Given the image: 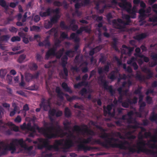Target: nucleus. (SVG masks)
<instances>
[{
	"label": "nucleus",
	"mask_w": 157,
	"mask_h": 157,
	"mask_svg": "<svg viewBox=\"0 0 157 157\" xmlns=\"http://www.w3.org/2000/svg\"><path fill=\"white\" fill-rule=\"evenodd\" d=\"M100 75L98 78V81L101 82L100 85L102 86L105 89L109 91L111 96H113L115 94V91L113 89L112 86H108V81L106 79H103L104 77V75Z\"/></svg>",
	"instance_id": "obj_5"
},
{
	"label": "nucleus",
	"mask_w": 157,
	"mask_h": 157,
	"mask_svg": "<svg viewBox=\"0 0 157 157\" xmlns=\"http://www.w3.org/2000/svg\"><path fill=\"white\" fill-rule=\"evenodd\" d=\"M10 38L8 35H3L0 37V41H7Z\"/></svg>",
	"instance_id": "obj_48"
},
{
	"label": "nucleus",
	"mask_w": 157,
	"mask_h": 157,
	"mask_svg": "<svg viewBox=\"0 0 157 157\" xmlns=\"http://www.w3.org/2000/svg\"><path fill=\"white\" fill-rule=\"evenodd\" d=\"M55 13L56 14L55 15H57L58 17H60V16L59 14V8H56L55 10L51 9V13Z\"/></svg>",
	"instance_id": "obj_51"
},
{
	"label": "nucleus",
	"mask_w": 157,
	"mask_h": 157,
	"mask_svg": "<svg viewBox=\"0 0 157 157\" xmlns=\"http://www.w3.org/2000/svg\"><path fill=\"white\" fill-rule=\"evenodd\" d=\"M61 86L65 91L69 92L70 94H72L73 93V91L66 82H63Z\"/></svg>",
	"instance_id": "obj_26"
},
{
	"label": "nucleus",
	"mask_w": 157,
	"mask_h": 157,
	"mask_svg": "<svg viewBox=\"0 0 157 157\" xmlns=\"http://www.w3.org/2000/svg\"><path fill=\"white\" fill-rule=\"evenodd\" d=\"M147 75L146 76V78L147 79H149L151 78H152L153 75V73L152 72L151 70L150 71V72H147Z\"/></svg>",
	"instance_id": "obj_63"
},
{
	"label": "nucleus",
	"mask_w": 157,
	"mask_h": 157,
	"mask_svg": "<svg viewBox=\"0 0 157 157\" xmlns=\"http://www.w3.org/2000/svg\"><path fill=\"white\" fill-rule=\"evenodd\" d=\"M140 151V153L143 152L147 154H150L154 155L155 154H156V156L155 157H157V151H155L153 150L149 149L147 148H144V149H141Z\"/></svg>",
	"instance_id": "obj_21"
},
{
	"label": "nucleus",
	"mask_w": 157,
	"mask_h": 157,
	"mask_svg": "<svg viewBox=\"0 0 157 157\" xmlns=\"http://www.w3.org/2000/svg\"><path fill=\"white\" fill-rule=\"evenodd\" d=\"M78 150L81 151L83 150L85 152L87 151H90L94 149H97L98 147H91L90 146H86L82 144H80L77 146Z\"/></svg>",
	"instance_id": "obj_15"
},
{
	"label": "nucleus",
	"mask_w": 157,
	"mask_h": 157,
	"mask_svg": "<svg viewBox=\"0 0 157 157\" xmlns=\"http://www.w3.org/2000/svg\"><path fill=\"white\" fill-rule=\"evenodd\" d=\"M48 128L39 127L37 124H34L33 126L31 127L29 131L31 132H36V129L38 130L39 133L42 134L45 138H51L52 136V135H50L48 134Z\"/></svg>",
	"instance_id": "obj_7"
},
{
	"label": "nucleus",
	"mask_w": 157,
	"mask_h": 157,
	"mask_svg": "<svg viewBox=\"0 0 157 157\" xmlns=\"http://www.w3.org/2000/svg\"><path fill=\"white\" fill-rule=\"evenodd\" d=\"M14 142L17 145H20V146L21 148H24V150L28 151L27 153L29 155H34L35 152L34 151H31L33 148L32 146L28 147L25 141H24L23 138H21L19 139H16L14 140Z\"/></svg>",
	"instance_id": "obj_6"
},
{
	"label": "nucleus",
	"mask_w": 157,
	"mask_h": 157,
	"mask_svg": "<svg viewBox=\"0 0 157 157\" xmlns=\"http://www.w3.org/2000/svg\"><path fill=\"white\" fill-rule=\"evenodd\" d=\"M0 5L4 8L5 12L6 13L9 9V6L6 4V1L5 0H0Z\"/></svg>",
	"instance_id": "obj_34"
},
{
	"label": "nucleus",
	"mask_w": 157,
	"mask_h": 157,
	"mask_svg": "<svg viewBox=\"0 0 157 157\" xmlns=\"http://www.w3.org/2000/svg\"><path fill=\"white\" fill-rule=\"evenodd\" d=\"M133 124H134V125H128V127L132 128L134 129H136L137 128H139V123L137 122V123H133Z\"/></svg>",
	"instance_id": "obj_53"
},
{
	"label": "nucleus",
	"mask_w": 157,
	"mask_h": 157,
	"mask_svg": "<svg viewBox=\"0 0 157 157\" xmlns=\"http://www.w3.org/2000/svg\"><path fill=\"white\" fill-rule=\"evenodd\" d=\"M46 139H43L42 138L38 139V141L41 143H42V144L45 148L49 144V141L48 139L46 138Z\"/></svg>",
	"instance_id": "obj_30"
},
{
	"label": "nucleus",
	"mask_w": 157,
	"mask_h": 157,
	"mask_svg": "<svg viewBox=\"0 0 157 157\" xmlns=\"http://www.w3.org/2000/svg\"><path fill=\"white\" fill-rule=\"evenodd\" d=\"M64 51V49L62 48L60 49L58 52H55V56H56V58L57 59H59L62 56Z\"/></svg>",
	"instance_id": "obj_27"
},
{
	"label": "nucleus",
	"mask_w": 157,
	"mask_h": 157,
	"mask_svg": "<svg viewBox=\"0 0 157 157\" xmlns=\"http://www.w3.org/2000/svg\"><path fill=\"white\" fill-rule=\"evenodd\" d=\"M135 78L136 79L140 81H144L145 79L144 75H142L141 74H139L137 73L136 74Z\"/></svg>",
	"instance_id": "obj_39"
},
{
	"label": "nucleus",
	"mask_w": 157,
	"mask_h": 157,
	"mask_svg": "<svg viewBox=\"0 0 157 157\" xmlns=\"http://www.w3.org/2000/svg\"><path fill=\"white\" fill-rule=\"evenodd\" d=\"M106 60V58L105 56L101 55V57L99 59V61L101 63L105 64Z\"/></svg>",
	"instance_id": "obj_54"
},
{
	"label": "nucleus",
	"mask_w": 157,
	"mask_h": 157,
	"mask_svg": "<svg viewBox=\"0 0 157 157\" xmlns=\"http://www.w3.org/2000/svg\"><path fill=\"white\" fill-rule=\"evenodd\" d=\"M56 110L55 109H50L48 111V116H55Z\"/></svg>",
	"instance_id": "obj_46"
},
{
	"label": "nucleus",
	"mask_w": 157,
	"mask_h": 157,
	"mask_svg": "<svg viewBox=\"0 0 157 157\" xmlns=\"http://www.w3.org/2000/svg\"><path fill=\"white\" fill-rule=\"evenodd\" d=\"M21 40V38L18 36H14L11 39V41L12 42L19 41Z\"/></svg>",
	"instance_id": "obj_59"
},
{
	"label": "nucleus",
	"mask_w": 157,
	"mask_h": 157,
	"mask_svg": "<svg viewBox=\"0 0 157 157\" xmlns=\"http://www.w3.org/2000/svg\"><path fill=\"white\" fill-rule=\"evenodd\" d=\"M108 137L109 136L107 137V139L105 140L104 142H101L99 139L98 140L94 139H93V141L92 142L91 144H97L100 145L105 148H108L109 147L115 148V147L114 145L115 144V143H112V141H113L115 142L118 141V139L113 137L108 138Z\"/></svg>",
	"instance_id": "obj_4"
},
{
	"label": "nucleus",
	"mask_w": 157,
	"mask_h": 157,
	"mask_svg": "<svg viewBox=\"0 0 157 157\" xmlns=\"http://www.w3.org/2000/svg\"><path fill=\"white\" fill-rule=\"evenodd\" d=\"M40 28L39 26L36 25H33L30 28L31 31H36L39 32L40 31Z\"/></svg>",
	"instance_id": "obj_55"
},
{
	"label": "nucleus",
	"mask_w": 157,
	"mask_h": 157,
	"mask_svg": "<svg viewBox=\"0 0 157 157\" xmlns=\"http://www.w3.org/2000/svg\"><path fill=\"white\" fill-rule=\"evenodd\" d=\"M147 145L149 147L152 149H157V144L155 143H150L147 142V143L144 141L141 140L137 143V148H140V149L146 148L145 146Z\"/></svg>",
	"instance_id": "obj_11"
},
{
	"label": "nucleus",
	"mask_w": 157,
	"mask_h": 157,
	"mask_svg": "<svg viewBox=\"0 0 157 157\" xmlns=\"http://www.w3.org/2000/svg\"><path fill=\"white\" fill-rule=\"evenodd\" d=\"M87 93V90L86 88H82L79 92V94L82 95L83 96L84 94H86Z\"/></svg>",
	"instance_id": "obj_64"
},
{
	"label": "nucleus",
	"mask_w": 157,
	"mask_h": 157,
	"mask_svg": "<svg viewBox=\"0 0 157 157\" xmlns=\"http://www.w3.org/2000/svg\"><path fill=\"white\" fill-rule=\"evenodd\" d=\"M53 25L50 21H48L47 22H45L44 24V27L46 29H49L51 28Z\"/></svg>",
	"instance_id": "obj_50"
},
{
	"label": "nucleus",
	"mask_w": 157,
	"mask_h": 157,
	"mask_svg": "<svg viewBox=\"0 0 157 157\" xmlns=\"http://www.w3.org/2000/svg\"><path fill=\"white\" fill-rule=\"evenodd\" d=\"M117 71H112L109 74L108 76V78L112 81H113L116 79L117 76L116 75V74L117 73Z\"/></svg>",
	"instance_id": "obj_25"
},
{
	"label": "nucleus",
	"mask_w": 157,
	"mask_h": 157,
	"mask_svg": "<svg viewBox=\"0 0 157 157\" xmlns=\"http://www.w3.org/2000/svg\"><path fill=\"white\" fill-rule=\"evenodd\" d=\"M28 67L31 70L33 71L36 70L38 68L36 64L33 62L30 63L28 65Z\"/></svg>",
	"instance_id": "obj_31"
},
{
	"label": "nucleus",
	"mask_w": 157,
	"mask_h": 157,
	"mask_svg": "<svg viewBox=\"0 0 157 157\" xmlns=\"http://www.w3.org/2000/svg\"><path fill=\"white\" fill-rule=\"evenodd\" d=\"M151 57L154 62L151 63L150 67H153L157 64V54L152 56Z\"/></svg>",
	"instance_id": "obj_37"
},
{
	"label": "nucleus",
	"mask_w": 157,
	"mask_h": 157,
	"mask_svg": "<svg viewBox=\"0 0 157 157\" xmlns=\"http://www.w3.org/2000/svg\"><path fill=\"white\" fill-rule=\"evenodd\" d=\"M147 36V33H144L133 36V38L136 40L140 41L145 38Z\"/></svg>",
	"instance_id": "obj_22"
},
{
	"label": "nucleus",
	"mask_w": 157,
	"mask_h": 157,
	"mask_svg": "<svg viewBox=\"0 0 157 157\" xmlns=\"http://www.w3.org/2000/svg\"><path fill=\"white\" fill-rule=\"evenodd\" d=\"M151 11V8L150 7H149L146 10L144 9H140L139 11V13L140 14L139 16V19H140L139 22H142V23L140 24V25H143L145 23V21L144 20L145 19L146 17H148L149 15L148 14Z\"/></svg>",
	"instance_id": "obj_8"
},
{
	"label": "nucleus",
	"mask_w": 157,
	"mask_h": 157,
	"mask_svg": "<svg viewBox=\"0 0 157 157\" xmlns=\"http://www.w3.org/2000/svg\"><path fill=\"white\" fill-rule=\"evenodd\" d=\"M92 124L93 125L95 126L97 128L99 129L102 132L100 133V135L99 136L102 139H105V138H107L109 136L108 134L105 132L106 131L105 129L103 128L99 125H95L94 122H92Z\"/></svg>",
	"instance_id": "obj_16"
},
{
	"label": "nucleus",
	"mask_w": 157,
	"mask_h": 157,
	"mask_svg": "<svg viewBox=\"0 0 157 157\" xmlns=\"http://www.w3.org/2000/svg\"><path fill=\"white\" fill-rule=\"evenodd\" d=\"M51 13V9L49 7L46 9L45 12H40L39 15L41 17H44L50 16Z\"/></svg>",
	"instance_id": "obj_23"
},
{
	"label": "nucleus",
	"mask_w": 157,
	"mask_h": 157,
	"mask_svg": "<svg viewBox=\"0 0 157 157\" xmlns=\"http://www.w3.org/2000/svg\"><path fill=\"white\" fill-rule=\"evenodd\" d=\"M17 139H13L12 142L10 143V145H6V149H8V150L10 151L11 154H13L15 153L16 151V147L15 145L17 146H20V145H17L14 142V140Z\"/></svg>",
	"instance_id": "obj_18"
},
{
	"label": "nucleus",
	"mask_w": 157,
	"mask_h": 157,
	"mask_svg": "<svg viewBox=\"0 0 157 157\" xmlns=\"http://www.w3.org/2000/svg\"><path fill=\"white\" fill-rule=\"evenodd\" d=\"M60 38L63 39H69L67 33H65V32H63L60 34Z\"/></svg>",
	"instance_id": "obj_60"
},
{
	"label": "nucleus",
	"mask_w": 157,
	"mask_h": 157,
	"mask_svg": "<svg viewBox=\"0 0 157 157\" xmlns=\"http://www.w3.org/2000/svg\"><path fill=\"white\" fill-rule=\"evenodd\" d=\"M63 124L65 130H68L70 129V125L71 124V121H69L68 120H65L63 122Z\"/></svg>",
	"instance_id": "obj_28"
},
{
	"label": "nucleus",
	"mask_w": 157,
	"mask_h": 157,
	"mask_svg": "<svg viewBox=\"0 0 157 157\" xmlns=\"http://www.w3.org/2000/svg\"><path fill=\"white\" fill-rule=\"evenodd\" d=\"M56 91L57 93V97L63 100V93L61 91V89L59 87H56Z\"/></svg>",
	"instance_id": "obj_32"
},
{
	"label": "nucleus",
	"mask_w": 157,
	"mask_h": 157,
	"mask_svg": "<svg viewBox=\"0 0 157 157\" xmlns=\"http://www.w3.org/2000/svg\"><path fill=\"white\" fill-rule=\"evenodd\" d=\"M57 15H54L50 19V21L53 25L57 23L58 20L60 18L57 16Z\"/></svg>",
	"instance_id": "obj_35"
},
{
	"label": "nucleus",
	"mask_w": 157,
	"mask_h": 157,
	"mask_svg": "<svg viewBox=\"0 0 157 157\" xmlns=\"http://www.w3.org/2000/svg\"><path fill=\"white\" fill-rule=\"evenodd\" d=\"M114 105L112 104L107 105L106 109L107 110V111L105 110V109L104 110V114L105 116H106L107 114L112 117H113L115 116V109H113V111L112 113L111 112V111L112 109V107Z\"/></svg>",
	"instance_id": "obj_13"
},
{
	"label": "nucleus",
	"mask_w": 157,
	"mask_h": 157,
	"mask_svg": "<svg viewBox=\"0 0 157 157\" xmlns=\"http://www.w3.org/2000/svg\"><path fill=\"white\" fill-rule=\"evenodd\" d=\"M137 98L136 97H134L132 100L128 98L127 101L130 105H132L136 104L137 103Z\"/></svg>",
	"instance_id": "obj_40"
},
{
	"label": "nucleus",
	"mask_w": 157,
	"mask_h": 157,
	"mask_svg": "<svg viewBox=\"0 0 157 157\" xmlns=\"http://www.w3.org/2000/svg\"><path fill=\"white\" fill-rule=\"evenodd\" d=\"M76 20L73 19L71 20L70 23V25L69 26L66 25L64 22L63 21H61L60 23V27L62 29L70 30L71 27V25H75Z\"/></svg>",
	"instance_id": "obj_17"
},
{
	"label": "nucleus",
	"mask_w": 157,
	"mask_h": 157,
	"mask_svg": "<svg viewBox=\"0 0 157 157\" xmlns=\"http://www.w3.org/2000/svg\"><path fill=\"white\" fill-rule=\"evenodd\" d=\"M83 27H84V31H85L86 33H90L91 31V29L90 28H89L88 26H84Z\"/></svg>",
	"instance_id": "obj_62"
},
{
	"label": "nucleus",
	"mask_w": 157,
	"mask_h": 157,
	"mask_svg": "<svg viewBox=\"0 0 157 157\" xmlns=\"http://www.w3.org/2000/svg\"><path fill=\"white\" fill-rule=\"evenodd\" d=\"M81 128L79 125H75L73 127V128L75 131L80 133L82 135H84L86 133L87 134L89 129L87 126L83 124L81 125Z\"/></svg>",
	"instance_id": "obj_10"
},
{
	"label": "nucleus",
	"mask_w": 157,
	"mask_h": 157,
	"mask_svg": "<svg viewBox=\"0 0 157 157\" xmlns=\"http://www.w3.org/2000/svg\"><path fill=\"white\" fill-rule=\"evenodd\" d=\"M142 88V87L141 86H139L138 88L134 92V94H138L139 95L140 94H142L141 89Z\"/></svg>",
	"instance_id": "obj_45"
},
{
	"label": "nucleus",
	"mask_w": 157,
	"mask_h": 157,
	"mask_svg": "<svg viewBox=\"0 0 157 157\" xmlns=\"http://www.w3.org/2000/svg\"><path fill=\"white\" fill-rule=\"evenodd\" d=\"M121 103L122 106L125 108H128L129 107V103L127 101V100L124 101H122V102H120Z\"/></svg>",
	"instance_id": "obj_52"
},
{
	"label": "nucleus",
	"mask_w": 157,
	"mask_h": 157,
	"mask_svg": "<svg viewBox=\"0 0 157 157\" xmlns=\"http://www.w3.org/2000/svg\"><path fill=\"white\" fill-rule=\"evenodd\" d=\"M117 38H115L113 39V42L112 43V47L116 50L117 51L118 49L117 46Z\"/></svg>",
	"instance_id": "obj_42"
},
{
	"label": "nucleus",
	"mask_w": 157,
	"mask_h": 157,
	"mask_svg": "<svg viewBox=\"0 0 157 157\" xmlns=\"http://www.w3.org/2000/svg\"><path fill=\"white\" fill-rule=\"evenodd\" d=\"M40 74L39 71H37L33 75L29 73H26L25 74V80L27 82H29L33 79L37 78Z\"/></svg>",
	"instance_id": "obj_14"
},
{
	"label": "nucleus",
	"mask_w": 157,
	"mask_h": 157,
	"mask_svg": "<svg viewBox=\"0 0 157 157\" xmlns=\"http://www.w3.org/2000/svg\"><path fill=\"white\" fill-rule=\"evenodd\" d=\"M149 120L152 122H157V113H155L153 112L151 115L150 117Z\"/></svg>",
	"instance_id": "obj_36"
},
{
	"label": "nucleus",
	"mask_w": 157,
	"mask_h": 157,
	"mask_svg": "<svg viewBox=\"0 0 157 157\" xmlns=\"http://www.w3.org/2000/svg\"><path fill=\"white\" fill-rule=\"evenodd\" d=\"M68 57L67 56H63L61 58V65L63 68V74L62 73H60L59 75L62 76L63 78H65V76L67 77L68 75V71L66 67V65L67 63Z\"/></svg>",
	"instance_id": "obj_9"
},
{
	"label": "nucleus",
	"mask_w": 157,
	"mask_h": 157,
	"mask_svg": "<svg viewBox=\"0 0 157 157\" xmlns=\"http://www.w3.org/2000/svg\"><path fill=\"white\" fill-rule=\"evenodd\" d=\"M48 117L49 120L51 121V122H45V121H44L43 122V125L44 127H45V128H46V127H48V126L49 125H51V126L50 127L52 126L54 127L53 122H54V119L52 117L53 116H48Z\"/></svg>",
	"instance_id": "obj_24"
},
{
	"label": "nucleus",
	"mask_w": 157,
	"mask_h": 157,
	"mask_svg": "<svg viewBox=\"0 0 157 157\" xmlns=\"http://www.w3.org/2000/svg\"><path fill=\"white\" fill-rule=\"evenodd\" d=\"M64 141L63 139H61L59 140H56L55 141L54 144L53 145L54 149L58 151L59 149V146H63V148L64 150L69 149L72 147L73 145V142L72 140L68 139L66 140L64 144H63V142Z\"/></svg>",
	"instance_id": "obj_3"
},
{
	"label": "nucleus",
	"mask_w": 157,
	"mask_h": 157,
	"mask_svg": "<svg viewBox=\"0 0 157 157\" xmlns=\"http://www.w3.org/2000/svg\"><path fill=\"white\" fill-rule=\"evenodd\" d=\"M13 106L14 107L13 109V111L10 112V117L13 116L15 114L17 110V105L13 106Z\"/></svg>",
	"instance_id": "obj_47"
},
{
	"label": "nucleus",
	"mask_w": 157,
	"mask_h": 157,
	"mask_svg": "<svg viewBox=\"0 0 157 157\" xmlns=\"http://www.w3.org/2000/svg\"><path fill=\"white\" fill-rule=\"evenodd\" d=\"M26 57V55L24 54H22L17 59V62L20 63H22Z\"/></svg>",
	"instance_id": "obj_43"
},
{
	"label": "nucleus",
	"mask_w": 157,
	"mask_h": 157,
	"mask_svg": "<svg viewBox=\"0 0 157 157\" xmlns=\"http://www.w3.org/2000/svg\"><path fill=\"white\" fill-rule=\"evenodd\" d=\"M7 73V71L6 69H1L0 70V76L2 78H4Z\"/></svg>",
	"instance_id": "obj_49"
},
{
	"label": "nucleus",
	"mask_w": 157,
	"mask_h": 157,
	"mask_svg": "<svg viewBox=\"0 0 157 157\" xmlns=\"http://www.w3.org/2000/svg\"><path fill=\"white\" fill-rule=\"evenodd\" d=\"M56 128H55L52 126L49 127L47 128L48 129V135H52V136L51 138L47 137L48 139L56 138L59 137L63 138L64 136L67 135V132H64L63 130L61 128L58 122L56 123Z\"/></svg>",
	"instance_id": "obj_1"
},
{
	"label": "nucleus",
	"mask_w": 157,
	"mask_h": 157,
	"mask_svg": "<svg viewBox=\"0 0 157 157\" xmlns=\"http://www.w3.org/2000/svg\"><path fill=\"white\" fill-rule=\"evenodd\" d=\"M56 50V49L55 48H52L49 49L46 53L45 56V59H48L51 56H55V52Z\"/></svg>",
	"instance_id": "obj_19"
},
{
	"label": "nucleus",
	"mask_w": 157,
	"mask_h": 157,
	"mask_svg": "<svg viewBox=\"0 0 157 157\" xmlns=\"http://www.w3.org/2000/svg\"><path fill=\"white\" fill-rule=\"evenodd\" d=\"M148 21L152 22H157V17L154 16L151 17L149 18L148 20Z\"/></svg>",
	"instance_id": "obj_56"
},
{
	"label": "nucleus",
	"mask_w": 157,
	"mask_h": 157,
	"mask_svg": "<svg viewBox=\"0 0 157 157\" xmlns=\"http://www.w3.org/2000/svg\"><path fill=\"white\" fill-rule=\"evenodd\" d=\"M146 101L148 104H150L152 102V98L149 96H147L146 98Z\"/></svg>",
	"instance_id": "obj_61"
},
{
	"label": "nucleus",
	"mask_w": 157,
	"mask_h": 157,
	"mask_svg": "<svg viewBox=\"0 0 157 157\" xmlns=\"http://www.w3.org/2000/svg\"><path fill=\"white\" fill-rule=\"evenodd\" d=\"M127 121L129 124L137 123V121L135 119H133L132 117H128L127 119Z\"/></svg>",
	"instance_id": "obj_44"
},
{
	"label": "nucleus",
	"mask_w": 157,
	"mask_h": 157,
	"mask_svg": "<svg viewBox=\"0 0 157 157\" xmlns=\"http://www.w3.org/2000/svg\"><path fill=\"white\" fill-rule=\"evenodd\" d=\"M13 126V130L15 132H18L19 131V128L18 126H16L15 124H13L12 122H9L6 123H4V125L2 126V127L5 129L7 128V126Z\"/></svg>",
	"instance_id": "obj_20"
},
{
	"label": "nucleus",
	"mask_w": 157,
	"mask_h": 157,
	"mask_svg": "<svg viewBox=\"0 0 157 157\" xmlns=\"http://www.w3.org/2000/svg\"><path fill=\"white\" fill-rule=\"evenodd\" d=\"M67 100V101L71 102L73 100L76 99H80V98L76 95H73L72 97H70L68 94H64Z\"/></svg>",
	"instance_id": "obj_29"
},
{
	"label": "nucleus",
	"mask_w": 157,
	"mask_h": 157,
	"mask_svg": "<svg viewBox=\"0 0 157 157\" xmlns=\"http://www.w3.org/2000/svg\"><path fill=\"white\" fill-rule=\"evenodd\" d=\"M118 141L120 143V144L115 143V144L114 145L115 147V148H118L121 149L125 150L128 149V152L127 153V154H130L135 153H140L141 149L140 147L137 148V149H136L130 146L128 147L125 146V145H129V143L128 141L125 140L122 141L118 140Z\"/></svg>",
	"instance_id": "obj_2"
},
{
	"label": "nucleus",
	"mask_w": 157,
	"mask_h": 157,
	"mask_svg": "<svg viewBox=\"0 0 157 157\" xmlns=\"http://www.w3.org/2000/svg\"><path fill=\"white\" fill-rule=\"evenodd\" d=\"M113 23L114 24H116L117 26L116 28L117 29L120 30L121 31H124V29L125 28V26L122 25L121 24L117 23L116 20L114 19L112 21Z\"/></svg>",
	"instance_id": "obj_33"
},
{
	"label": "nucleus",
	"mask_w": 157,
	"mask_h": 157,
	"mask_svg": "<svg viewBox=\"0 0 157 157\" xmlns=\"http://www.w3.org/2000/svg\"><path fill=\"white\" fill-rule=\"evenodd\" d=\"M48 36L47 37V39H45L43 41V43L44 44V46H45V47H49L50 46V43L49 41L48 40Z\"/></svg>",
	"instance_id": "obj_58"
},
{
	"label": "nucleus",
	"mask_w": 157,
	"mask_h": 157,
	"mask_svg": "<svg viewBox=\"0 0 157 157\" xmlns=\"http://www.w3.org/2000/svg\"><path fill=\"white\" fill-rule=\"evenodd\" d=\"M51 98H48V100H46L44 98L41 99V103L40 106L41 107H43L44 110L47 111L48 108L50 107V100Z\"/></svg>",
	"instance_id": "obj_12"
},
{
	"label": "nucleus",
	"mask_w": 157,
	"mask_h": 157,
	"mask_svg": "<svg viewBox=\"0 0 157 157\" xmlns=\"http://www.w3.org/2000/svg\"><path fill=\"white\" fill-rule=\"evenodd\" d=\"M64 115L66 117L69 118L71 117L72 114L70 110L68 107H66L64 109Z\"/></svg>",
	"instance_id": "obj_38"
},
{
	"label": "nucleus",
	"mask_w": 157,
	"mask_h": 157,
	"mask_svg": "<svg viewBox=\"0 0 157 157\" xmlns=\"http://www.w3.org/2000/svg\"><path fill=\"white\" fill-rule=\"evenodd\" d=\"M92 139V136H90L86 139H84L82 140V141L81 142V144H89L91 141Z\"/></svg>",
	"instance_id": "obj_41"
},
{
	"label": "nucleus",
	"mask_w": 157,
	"mask_h": 157,
	"mask_svg": "<svg viewBox=\"0 0 157 157\" xmlns=\"http://www.w3.org/2000/svg\"><path fill=\"white\" fill-rule=\"evenodd\" d=\"M136 59L134 57H132L127 61V63L128 65H131L134 62H135Z\"/></svg>",
	"instance_id": "obj_57"
}]
</instances>
